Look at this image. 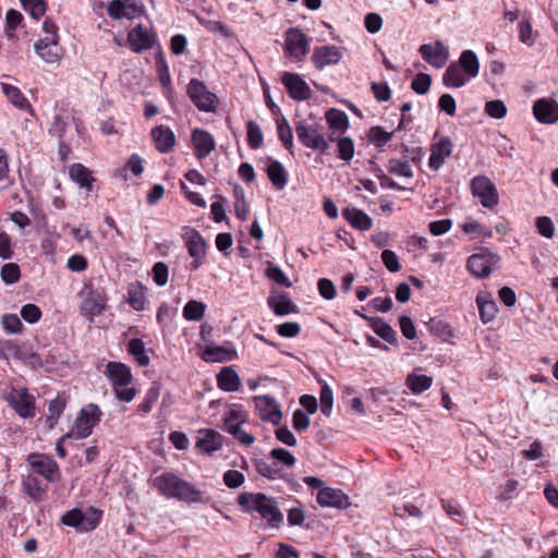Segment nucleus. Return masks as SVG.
<instances>
[{
    "instance_id": "obj_57",
    "label": "nucleus",
    "mask_w": 558,
    "mask_h": 558,
    "mask_svg": "<svg viewBox=\"0 0 558 558\" xmlns=\"http://www.w3.org/2000/svg\"><path fill=\"white\" fill-rule=\"evenodd\" d=\"M278 136L286 148L291 149L293 146L292 130L286 120L277 121Z\"/></svg>"
},
{
    "instance_id": "obj_21",
    "label": "nucleus",
    "mask_w": 558,
    "mask_h": 558,
    "mask_svg": "<svg viewBox=\"0 0 558 558\" xmlns=\"http://www.w3.org/2000/svg\"><path fill=\"white\" fill-rule=\"evenodd\" d=\"M194 155L197 159H204L216 148L214 136L206 130L194 129L191 134Z\"/></svg>"
},
{
    "instance_id": "obj_3",
    "label": "nucleus",
    "mask_w": 558,
    "mask_h": 558,
    "mask_svg": "<svg viewBox=\"0 0 558 558\" xmlns=\"http://www.w3.org/2000/svg\"><path fill=\"white\" fill-rule=\"evenodd\" d=\"M44 36L34 44L36 54L48 64H58L62 57V48L58 26L49 20L43 24Z\"/></svg>"
},
{
    "instance_id": "obj_1",
    "label": "nucleus",
    "mask_w": 558,
    "mask_h": 558,
    "mask_svg": "<svg viewBox=\"0 0 558 558\" xmlns=\"http://www.w3.org/2000/svg\"><path fill=\"white\" fill-rule=\"evenodd\" d=\"M151 486L166 498H173L187 504L203 501V493L173 472H163L155 476L151 480Z\"/></svg>"
},
{
    "instance_id": "obj_7",
    "label": "nucleus",
    "mask_w": 558,
    "mask_h": 558,
    "mask_svg": "<svg viewBox=\"0 0 558 558\" xmlns=\"http://www.w3.org/2000/svg\"><path fill=\"white\" fill-rule=\"evenodd\" d=\"M101 414L98 405L94 403L87 404L80 411L74 426L65 434V437H73L75 439L88 437L93 433L94 427L99 423Z\"/></svg>"
},
{
    "instance_id": "obj_9",
    "label": "nucleus",
    "mask_w": 558,
    "mask_h": 558,
    "mask_svg": "<svg viewBox=\"0 0 558 558\" xmlns=\"http://www.w3.org/2000/svg\"><path fill=\"white\" fill-rule=\"evenodd\" d=\"M78 296L81 298V314L89 323L105 311L106 299L99 291L93 288L92 283H86L80 291Z\"/></svg>"
},
{
    "instance_id": "obj_15",
    "label": "nucleus",
    "mask_w": 558,
    "mask_h": 558,
    "mask_svg": "<svg viewBox=\"0 0 558 558\" xmlns=\"http://www.w3.org/2000/svg\"><path fill=\"white\" fill-rule=\"evenodd\" d=\"M225 436L213 428H201L197 432L195 448L203 454L211 456L222 449Z\"/></svg>"
},
{
    "instance_id": "obj_55",
    "label": "nucleus",
    "mask_w": 558,
    "mask_h": 558,
    "mask_svg": "<svg viewBox=\"0 0 558 558\" xmlns=\"http://www.w3.org/2000/svg\"><path fill=\"white\" fill-rule=\"evenodd\" d=\"M223 484L231 489L241 487L245 482V475L238 470H228L222 475Z\"/></svg>"
},
{
    "instance_id": "obj_40",
    "label": "nucleus",
    "mask_w": 558,
    "mask_h": 558,
    "mask_svg": "<svg viewBox=\"0 0 558 558\" xmlns=\"http://www.w3.org/2000/svg\"><path fill=\"white\" fill-rule=\"evenodd\" d=\"M69 174L71 180L77 183L81 187H86L88 190L92 187V173L82 163H73L70 167Z\"/></svg>"
},
{
    "instance_id": "obj_47",
    "label": "nucleus",
    "mask_w": 558,
    "mask_h": 558,
    "mask_svg": "<svg viewBox=\"0 0 558 558\" xmlns=\"http://www.w3.org/2000/svg\"><path fill=\"white\" fill-rule=\"evenodd\" d=\"M534 117L541 123H555L558 121V107H532Z\"/></svg>"
},
{
    "instance_id": "obj_34",
    "label": "nucleus",
    "mask_w": 558,
    "mask_h": 558,
    "mask_svg": "<svg viewBox=\"0 0 558 558\" xmlns=\"http://www.w3.org/2000/svg\"><path fill=\"white\" fill-rule=\"evenodd\" d=\"M217 386L227 392L238 391L241 387V379L231 366L223 367L217 375Z\"/></svg>"
},
{
    "instance_id": "obj_5",
    "label": "nucleus",
    "mask_w": 558,
    "mask_h": 558,
    "mask_svg": "<svg viewBox=\"0 0 558 558\" xmlns=\"http://www.w3.org/2000/svg\"><path fill=\"white\" fill-rule=\"evenodd\" d=\"M499 265L500 256L489 248H481L466 259V269L472 277L477 279L489 277L499 268Z\"/></svg>"
},
{
    "instance_id": "obj_16",
    "label": "nucleus",
    "mask_w": 558,
    "mask_h": 558,
    "mask_svg": "<svg viewBox=\"0 0 558 558\" xmlns=\"http://www.w3.org/2000/svg\"><path fill=\"white\" fill-rule=\"evenodd\" d=\"M107 12L114 20H134L144 14V7L135 0H112L108 3Z\"/></svg>"
},
{
    "instance_id": "obj_58",
    "label": "nucleus",
    "mask_w": 558,
    "mask_h": 558,
    "mask_svg": "<svg viewBox=\"0 0 558 558\" xmlns=\"http://www.w3.org/2000/svg\"><path fill=\"white\" fill-rule=\"evenodd\" d=\"M536 229L537 232L546 239H551L555 234L554 222L547 216H542L536 219Z\"/></svg>"
},
{
    "instance_id": "obj_19",
    "label": "nucleus",
    "mask_w": 558,
    "mask_h": 558,
    "mask_svg": "<svg viewBox=\"0 0 558 558\" xmlns=\"http://www.w3.org/2000/svg\"><path fill=\"white\" fill-rule=\"evenodd\" d=\"M317 504L323 508L347 509L351 506L350 498L341 489L323 487L316 495Z\"/></svg>"
},
{
    "instance_id": "obj_41",
    "label": "nucleus",
    "mask_w": 558,
    "mask_h": 558,
    "mask_svg": "<svg viewBox=\"0 0 558 558\" xmlns=\"http://www.w3.org/2000/svg\"><path fill=\"white\" fill-rule=\"evenodd\" d=\"M206 312V304L196 301V300H190L183 307L182 315L185 320L189 322H198L201 320Z\"/></svg>"
},
{
    "instance_id": "obj_23",
    "label": "nucleus",
    "mask_w": 558,
    "mask_h": 558,
    "mask_svg": "<svg viewBox=\"0 0 558 558\" xmlns=\"http://www.w3.org/2000/svg\"><path fill=\"white\" fill-rule=\"evenodd\" d=\"M186 246L193 257L192 268L198 269L207 254V243L199 232L191 230L186 233Z\"/></svg>"
},
{
    "instance_id": "obj_54",
    "label": "nucleus",
    "mask_w": 558,
    "mask_h": 558,
    "mask_svg": "<svg viewBox=\"0 0 558 558\" xmlns=\"http://www.w3.org/2000/svg\"><path fill=\"white\" fill-rule=\"evenodd\" d=\"M1 325L8 333H21L23 330V324L16 314H4Z\"/></svg>"
},
{
    "instance_id": "obj_12",
    "label": "nucleus",
    "mask_w": 558,
    "mask_h": 558,
    "mask_svg": "<svg viewBox=\"0 0 558 558\" xmlns=\"http://www.w3.org/2000/svg\"><path fill=\"white\" fill-rule=\"evenodd\" d=\"M256 414L264 421L272 425H279L282 420V411L277 400L270 396H256L253 398Z\"/></svg>"
},
{
    "instance_id": "obj_49",
    "label": "nucleus",
    "mask_w": 558,
    "mask_h": 558,
    "mask_svg": "<svg viewBox=\"0 0 558 558\" xmlns=\"http://www.w3.org/2000/svg\"><path fill=\"white\" fill-rule=\"evenodd\" d=\"M265 274H266L268 279H270L271 281H274V282H276L278 284L284 286L287 288L292 287L291 281L286 276L283 270L280 267H278L277 265L272 264V263H268L267 264Z\"/></svg>"
},
{
    "instance_id": "obj_6",
    "label": "nucleus",
    "mask_w": 558,
    "mask_h": 558,
    "mask_svg": "<svg viewBox=\"0 0 558 558\" xmlns=\"http://www.w3.org/2000/svg\"><path fill=\"white\" fill-rule=\"evenodd\" d=\"M102 512L93 507L86 509L73 508L61 517V523L74 527L80 532H89L95 530L101 520Z\"/></svg>"
},
{
    "instance_id": "obj_62",
    "label": "nucleus",
    "mask_w": 558,
    "mask_h": 558,
    "mask_svg": "<svg viewBox=\"0 0 558 558\" xmlns=\"http://www.w3.org/2000/svg\"><path fill=\"white\" fill-rule=\"evenodd\" d=\"M153 277L157 286H166L169 277L168 266L162 262L156 263L153 267Z\"/></svg>"
},
{
    "instance_id": "obj_46",
    "label": "nucleus",
    "mask_w": 558,
    "mask_h": 558,
    "mask_svg": "<svg viewBox=\"0 0 558 558\" xmlns=\"http://www.w3.org/2000/svg\"><path fill=\"white\" fill-rule=\"evenodd\" d=\"M322 389L319 395L320 411L325 416H330L333 407V393L328 384L322 383Z\"/></svg>"
},
{
    "instance_id": "obj_45",
    "label": "nucleus",
    "mask_w": 558,
    "mask_h": 558,
    "mask_svg": "<svg viewBox=\"0 0 558 558\" xmlns=\"http://www.w3.org/2000/svg\"><path fill=\"white\" fill-rule=\"evenodd\" d=\"M255 468L258 474L270 480L281 477V470L277 466L276 462H268L267 460L259 459L255 462Z\"/></svg>"
},
{
    "instance_id": "obj_61",
    "label": "nucleus",
    "mask_w": 558,
    "mask_h": 558,
    "mask_svg": "<svg viewBox=\"0 0 558 558\" xmlns=\"http://www.w3.org/2000/svg\"><path fill=\"white\" fill-rule=\"evenodd\" d=\"M128 302L135 311H143L145 308V294L142 288L131 289L129 291Z\"/></svg>"
},
{
    "instance_id": "obj_26",
    "label": "nucleus",
    "mask_w": 558,
    "mask_h": 558,
    "mask_svg": "<svg viewBox=\"0 0 558 558\" xmlns=\"http://www.w3.org/2000/svg\"><path fill=\"white\" fill-rule=\"evenodd\" d=\"M282 83L294 100L302 101L307 99L311 95L308 85L298 74L284 73Z\"/></svg>"
},
{
    "instance_id": "obj_56",
    "label": "nucleus",
    "mask_w": 558,
    "mask_h": 558,
    "mask_svg": "<svg viewBox=\"0 0 558 558\" xmlns=\"http://www.w3.org/2000/svg\"><path fill=\"white\" fill-rule=\"evenodd\" d=\"M263 133L260 128L253 121L247 123V142L251 148H259L263 144Z\"/></svg>"
},
{
    "instance_id": "obj_31",
    "label": "nucleus",
    "mask_w": 558,
    "mask_h": 558,
    "mask_svg": "<svg viewBox=\"0 0 558 558\" xmlns=\"http://www.w3.org/2000/svg\"><path fill=\"white\" fill-rule=\"evenodd\" d=\"M421 368H414L405 377V386L409 390L417 396L427 391L433 385V377L421 373Z\"/></svg>"
},
{
    "instance_id": "obj_2",
    "label": "nucleus",
    "mask_w": 558,
    "mask_h": 558,
    "mask_svg": "<svg viewBox=\"0 0 558 558\" xmlns=\"http://www.w3.org/2000/svg\"><path fill=\"white\" fill-rule=\"evenodd\" d=\"M238 504L242 511L259 514L266 527H279L283 515L275 498L263 493H242L238 496Z\"/></svg>"
},
{
    "instance_id": "obj_51",
    "label": "nucleus",
    "mask_w": 558,
    "mask_h": 558,
    "mask_svg": "<svg viewBox=\"0 0 558 558\" xmlns=\"http://www.w3.org/2000/svg\"><path fill=\"white\" fill-rule=\"evenodd\" d=\"M23 9L35 20L45 15L47 7L45 0H20Z\"/></svg>"
},
{
    "instance_id": "obj_27",
    "label": "nucleus",
    "mask_w": 558,
    "mask_h": 558,
    "mask_svg": "<svg viewBox=\"0 0 558 558\" xmlns=\"http://www.w3.org/2000/svg\"><path fill=\"white\" fill-rule=\"evenodd\" d=\"M187 94L194 105H215L218 101L216 94L209 92L206 85L197 78L190 81Z\"/></svg>"
},
{
    "instance_id": "obj_37",
    "label": "nucleus",
    "mask_w": 558,
    "mask_h": 558,
    "mask_svg": "<svg viewBox=\"0 0 558 558\" xmlns=\"http://www.w3.org/2000/svg\"><path fill=\"white\" fill-rule=\"evenodd\" d=\"M468 75L460 68L458 63H451L442 77L444 84L448 87H461L463 86L468 80Z\"/></svg>"
},
{
    "instance_id": "obj_43",
    "label": "nucleus",
    "mask_w": 558,
    "mask_h": 558,
    "mask_svg": "<svg viewBox=\"0 0 558 558\" xmlns=\"http://www.w3.org/2000/svg\"><path fill=\"white\" fill-rule=\"evenodd\" d=\"M371 327L376 332V335H378L380 338H383L387 342L392 343L396 341L395 330L384 319L372 318Z\"/></svg>"
},
{
    "instance_id": "obj_64",
    "label": "nucleus",
    "mask_w": 558,
    "mask_h": 558,
    "mask_svg": "<svg viewBox=\"0 0 558 558\" xmlns=\"http://www.w3.org/2000/svg\"><path fill=\"white\" fill-rule=\"evenodd\" d=\"M519 487V482L515 478H508L499 488V499L509 500L513 498Z\"/></svg>"
},
{
    "instance_id": "obj_33",
    "label": "nucleus",
    "mask_w": 558,
    "mask_h": 558,
    "mask_svg": "<svg viewBox=\"0 0 558 558\" xmlns=\"http://www.w3.org/2000/svg\"><path fill=\"white\" fill-rule=\"evenodd\" d=\"M151 137L156 148L161 153H168L174 147L175 136L169 128L162 125L155 128L151 131Z\"/></svg>"
},
{
    "instance_id": "obj_35",
    "label": "nucleus",
    "mask_w": 558,
    "mask_h": 558,
    "mask_svg": "<svg viewBox=\"0 0 558 558\" xmlns=\"http://www.w3.org/2000/svg\"><path fill=\"white\" fill-rule=\"evenodd\" d=\"M267 177L277 190H282L288 182V172L278 160L269 158L266 166Z\"/></svg>"
},
{
    "instance_id": "obj_50",
    "label": "nucleus",
    "mask_w": 558,
    "mask_h": 558,
    "mask_svg": "<svg viewBox=\"0 0 558 558\" xmlns=\"http://www.w3.org/2000/svg\"><path fill=\"white\" fill-rule=\"evenodd\" d=\"M393 132L395 131H385L381 126H373L369 130L368 138L369 142L377 147H383L390 142Z\"/></svg>"
},
{
    "instance_id": "obj_18",
    "label": "nucleus",
    "mask_w": 558,
    "mask_h": 558,
    "mask_svg": "<svg viewBox=\"0 0 558 558\" xmlns=\"http://www.w3.org/2000/svg\"><path fill=\"white\" fill-rule=\"evenodd\" d=\"M310 38L299 28H289L286 33V51L289 56L300 59L307 54Z\"/></svg>"
},
{
    "instance_id": "obj_30",
    "label": "nucleus",
    "mask_w": 558,
    "mask_h": 558,
    "mask_svg": "<svg viewBox=\"0 0 558 558\" xmlns=\"http://www.w3.org/2000/svg\"><path fill=\"white\" fill-rule=\"evenodd\" d=\"M342 217L352 228L360 231H367L373 226L372 218L365 211L356 207H345L342 210Z\"/></svg>"
},
{
    "instance_id": "obj_17",
    "label": "nucleus",
    "mask_w": 558,
    "mask_h": 558,
    "mask_svg": "<svg viewBox=\"0 0 558 558\" xmlns=\"http://www.w3.org/2000/svg\"><path fill=\"white\" fill-rule=\"evenodd\" d=\"M422 58L434 68H442L449 59V49L440 40L433 44H424L418 49Z\"/></svg>"
},
{
    "instance_id": "obj_44",
    "label": "nucleus",
    "mask_w": 558,
    "mask_h": 558,
    "mask_svg": "<svg viewBox=\"0 0 558 558\" xmlns=\"http://www.w3.org/2000/svg\"><path fill=\"white\" fill-rule=\"evenodd\" d=\"M335 142H337L339 158L344 160L345 162L351 161L354 157L355 151L352 138L340 135L336 136Z\"/></svg>"
},
{
    "instance_id": "obj_24",
    "label": "nucleus",
    "mask_w": 558,
    "mask_h": 558,
    "mask_svg": "<svg viewBox=\"0 0 558 558\" xmlns=\"http://www.w3.org/2000/svg\"><path fill=\"white\" fill-rule=\"evenodd\" d=\"M453 144L448 137H442L432 145L428 166L433 170H438L451 155Z\"/></svg>"
},
{
    "instance_id": "obj_29",
    "label": "nucleus",
    "mask_w": 558,
    "mask_h": 558,
    "mask_svg": "<svg viewBox=\"0 0 558 558\" xmlns=\"http://www.w3.org/2000/svg\"><path fill=\"white\" fill-rule=\"evenodd\" d=\"M267 304L277 316L298 312L296 305L282 292L272 291L267 300Z\"/></svg>"
},
{
    "instance_id": "obj_8",
    "label": "nucleus",
    "mask_w": 558,
    "mask_h": 558,
    "mask_svg": "<svg viewBox=\"0 0 558 558\" xmlns=\"http://www.w3.org/2000/svg\"><path fill=\"white\" fill-rule=\"evenodd\" d=\"M3 398L23 418L35 416V399L22 386H11L3 392Z\"/></svg>"
},
{
    "instance_id": "obj_22",
    "label": "nucleus",
    "mask_w": 558,
    "mask_h": 558,
    "mask_svg": "<svg viewBox=\"0 0 558 558\" xmlns=\"http://www.w3.org/2000/svg\"><path fill=\"white\" fill-rule=\"evenodd\" d=\"M343 57L341 49L333 45L316 47L312 60L316 69L322 70L338 64Z\"/></svg>"
},
{
    "instance_id": "obj_52",
    "label": "nucleus",
    "mask_w": 558,
    "mask_h": 558,
    "mask_svg": "<svg viewBox=\"0 0 558 558\" xmlns=\"http://www.w3.org/2000/svg\"><path fill=\"white\" fill-rule=\"evenodd\" d=\"M0 277L5 284H13L20 280V267L15 263H8L1 267Z\"/></svg>"
},
{
    "instance_id": "obj_53",
    "label": "nucleus",
    "mask_w": 558,
    "mask_h": 558,
    "mask_svg": "<svg viewBox=\"0 0 558 558\" xmlns=\"http://www.w3.org/2000/svg\"><path fill=\"white\" fill-rule=\"evenodd\" d=\"M388 171L391 174L400 178L411 179L413 177L411 166L407 161H401L398 159H392L389 161Z\"/></svg>"
},
{
    "instance_id": "obj_11",
    "label": "nucleus",
    "mask_w": 558,
    "mask_h": 558,
    "mask_svg": "<svg viewBox=\"0 0 558 558\" xmlns=\"http://www.w3.org/2000/svg\"><path fill=\"white\" fill-rule=\"evenodd\" d=\"M295 131L299 141L306 147L313 148L314 150L320 153L328 150V141L322 133L320 126L317 123L306 124L300 122L296 125Z\"/></svg>"
},
{
    "instance_id": "obj_42",
    "label": "nucleus",
    "mask_w": 558,
    "mask_h": 558,
    "mask_svg": "<svg viewBox=\"0 0 558 558\" xmlns=\"http://www.w3.org/2000/svg\"><path fill=\"white\" fill-rule=\"evenodd\" d=\"M128 351L134 356L141 366H147L149 364V356L147 355L145 344L141 339H131L128 344Z\"/></svg>"
},
{
    "instance_id": "obj_36",
    "label": "nucleus",
    "mask_w": 558,
    "mask_h": 558,
    "mask_svg": "<svg viewBox=\"0 0 558 558\" xmlns=\"http://www.w3.org/2000/svg\"><path fill=\"white\" fill-rule=\"evenodd\" d=\"M460 228L470 240L490 239L493 236L492 229L475 219H466L460 225Z\"/></svg>"
},
{
    "instance_id": "obj_32",
    "label": "nucleus",
    "mask_w": 558,
    "mask_h": 558,
    "mask_svg": "<svg viewBox=\"0 0 558 558\" xmlns=\"http://www.w3.org/2000/svg\"><path fill=\"white\" fill-rule=\"evenodd\" d=\"M476 304L483 324H488L496 318L498 308L489 293L480 292L476 296Z\"/></svg>"
},
{
    "instance_id": "obj_39",
    "label": "nucleus",
    "mask_w": 558,
    "mask_h": 558,
    "mask_svg": "<svg viewBox=\"0 0 558 558\" xmlns=\"http://www.w3.org/2000/svg\"><path fill=\"white\" fill-rule=\"evenodd\" d=\"M65 407H66V399L63 395L57 396V398H54L53 400H51L49 402V405H48L49 413L46 418V424L49 429H52L56 426V424H57L60 415L63 413Z\"/></svg>"
},
{
    "instance_id": "obj_28",
    "label": "nucleus",
    "mask_w": 558,
    "mask_h": 558,
    "mask_svg": "<svg viewBox=\"0 0 558 558\" xmlns=\"http://www.w3.org/2000/svg\"><path fill=\"white\" fill-rule=\"evenodd\" d=\"M325 117L330 130V141H336V136L342 135L348 130L349 119L343 111L337 108H331L326 111Z\"/></svg>"
},
{
    "instance_id": "obj_25",
    "label": "nucleus",
    "mask_w": 558,
    "mask_h": 558,
    "mask_svg": "<svg viewBox=\"0 0 558 558\" xmlns=\"http://www.w3.org/2000/svg\"><path fill=\"white\" fill-rule=\"evenodd\" d=\"M105 375L109 378L113 386H129L133 379L131 368L120 362H109L106 365Z\"/></svg>"
},
{
    "instance_id": "obj_14",
    "label": "nucleus",
    "mask_w": 558,
    "mask_h": 558,
    "mask_svg": "<svg viewBox=\"0 0 558 558\" xmlns=\"http://www.w3.org/2000/svg\"><path fill=\"white\" fill-rule=\"evenodd\" d=\"M28 464L48 482L60 481L61 473L58 463L50 457L40 453H31L27 458Z\"/></svg>"
},
{
    "instance_id": "obj_59",
    "label": "nucleus",
    "mask_w": 558,
    "mask_h": 558,
    "mask_svg": "<svg viewBox=\"0 0 558 558\" xmlns=\"http://www.w3.org/2000/svg\"><path fill=\"white\" fill-rule=\"evenodd\" d=\"M23 21V15L21 12L11 9L7 12L5 15V22H7V28L5 33L9 37H13L14 32L16 27L20 25V23Z\"/></svg>"
},
{
    "instance_id": "obj_10",
    "label": "nucleus",
    "mask_w": 558,
    "mask_h": 558,
    "mask_svg": "<svg viewBox=\"0 0 558 558\" xmlns=\"http://www.w3.org/2000/svg\"><path fill=\"white\" fill-rule=\"evenodd\" d=\"M472 195L485 208H494L499 203V194L494 182L486 175H476L471 180Z\"/></svg>"
},
{
    "instance_id": "obj_63",
    "label": "nucleus",
    "mask_w": 558,
    "mask_h": 558,
    "mask_svg": "<svg viewBox=\"0 0 558 558\" xmlns=\"http://www.w3.org/2000/svg\"><path fill=\"white\" fill-rule=\"evenodd\" d=\"M522 456L527 461H536L544 457L543 444L539 440H534L527 449L522 451Z\"/></svg>"
},
{
    "instance_id": "obj_13",
    "label": "nucleus",
    "mask_w": 558,
    "mask_h": 558,
    "mask_svg": "<svg viewBox=\"0 0 558 558\" xmlns=\"http://www.w3.org/2000/svg\"><path fill=\"white\" fill-rule=\"evenodd\" d=\"M156 41L153 27L143 24L136 25L128 34V44L132 51L136 53L151 49Z\"/></svg>"
},
{
    "instance_id": "obj_60",
    "label": "nucleus",
    "mask_w": 558,
    "mask_h": 558,
    "mask_svg": "<svg viewBox=\"0 0 558 558\" xmlns=\"http://www.w3.org/2000/svg\"><path fill=\"white\" fill-rule=\"evenodd\" d=\"M22 318L28 324H36L41 318V311L35 304H26L21 308Z\"/></svg>"
},
{
    "instance_id": "obj_20",
    "label": "nucleus",
    "mask_w": 558,
    "mask_h": 558,
    "mask_svg": "<svg viewBox=\"0 0 558 558\" xmlns=\"http://www.w3.org/2000/svg\"><path fill=\"white\" fill-rule=\"evenodd\" d=\"M238 356L234 345L230 342L222 345L207 344L203 352L202 359L208 363H222L234 360Z\"/></svg>"
},
{
    "instance_id": "obj_4",
    "label": "nucleus",
    "mask_w": 558,
    "mask_h": 558,
    "mask_svg": "<svg viewBox=\"0 0 558 558\" xmlns=\"http://www.w3.org/2000/svg\"><path fill=\"white\" fill-rule=\"evenodd\" d=\"M223 429L243 446H251L255 437L243 428L247 422V412L242 404L227 405L223 413Z\"/></svg>"
},
{
    "instance_id": "obj_38",
    "label": "nucleus",
    "mask_w": 558,
    "mask_h": 558,
    "mask_svg": "<svg viewBox=\"0 0 558 558\" xmlns=\"http://www.w3.org/2000/svg\"><path fill=\"white\" fill-rule=\"evenodd\" d=\"M460 68L464 71L468 77L472 78L478 74L480 61L477 56L472 50H464L457 62Z\"/></svg>"
},
{
    "instance_id": "obj_48",
    "label": "nucleus",
    "mask_w": 558,
    "mask_h": 558,
    "mask_svg": "<svg viewBox=\"0 0 558 558\" xmlns=\"http://www.w3.org/2000/svg\"><path fill=\"white\" fill-rule=\"evenodd\" d=\"M269 458L272 459L276 464L281 463L287 468L293 466L296 462L294 454L284 448H274L269 452Z\"/></svg>"
}]
</instances>
